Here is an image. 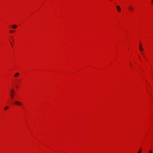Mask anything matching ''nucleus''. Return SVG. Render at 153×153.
Returning a JSON list of instances; mask_svg holds the SVG:
<instances>
[{"label": "nucleus", "mask_w": 153, "mask_h": 153, "mask_svg": "<svg viewBox=\"0 0 153 153\" xmlns=\"http://www.w3.org/2000/svg\"><path fill=\"white\" fill-rule=\"evenodd\" d=\"M14 91L13 89H12L10 92V98L12 100H13L14 96Z\"/></svg>", "instance_id": "1"}, {"label": "nucleus", "mask_w": 153, "mask_h": 153, "mask_svg": "<svg viewBox=\"0 0 153 153\" xmlns=\"http://www.w3.org/2000/svg\"><path fill=\"white\" fill-rule=\"evenodd\" d=\"M15 103L16 104L19 105H22V103L18 101H15Z\"/></svg>", "instance_id": "2"}, {"label": "nucleus", "mask_w": 153, "mask_h": 153, "mask_svg": "<svg viewBox=\"0 0 153 153\" xmlns=\"http://www.w3.org/2000/svg\"><path fill=\"white\" fill-rule=\"evenodd\" d=\"M128 8V9H129V10H130V11H132L134 9V8L133 7H132L131 6H129Z\"/></svg>", "instance_id": "3"}, {"label": "nucleus", "mask_w": 153, "mask_h": 153, "mask_svg": "<svg viewBox=\"0 0 153 153\" xmlns=\"http://www.w3.org/2000/svg\"><path fill=\"white\" fill-rule=\"evenodd\" d=\"M117 10L118 12H120L121 10V8L119 6H116Z\"/></svg>", "instance_id": "4"}, {"label": "nucleus", "mask_w": 153, "mask_h": 153, "mask_svg": "<svg viewBox=\"0 0 153 153\" xmlns=\"http://www.w3.org/2000/svg\"><path fill=\"white\" fill-rule=\"evenodd\" d=\"M139 49L140 51H142L143 50V48L142 47V45L141 44H140L139 45Z\"/></svg>", "instance_id": "5"}, {"label": "nucleus", "mask_w": 153, "mask_h": 153, "mask_svg": "<svg viewBox=\"0 0 153 153\" xmlns=\"http://www.w3.org/2000/svg\"><path fill=\"white\" fill-rule=\"evenodd\" d=\"M12 27L13 28H16L17 27V25H13Z\"/></svg>", "instance_id": "6"}, {"label": "nucleus", "mask_w": 153, "mask_h": 153, "mask_svg": "<svg viewBox=\"0 0 153 153\" xmlns=\"http://www.w3.org/2000/svg\"><path fill=\"white\" fill-rule=\"evenodd\" d=\"M19 75V74L18 73H16L14 75V76L15 77H16L17 76H18Z\"/></svg>", "instance_id": "7"}, {"label": "nucleus", "mask_w": 153, "mask_h": 153, "mask_svg": "<svg viewBox=\"0 0 153 153\" xmlns=\"http://www.w3.org/2000/svg\"><path fill=\"white\" fill-rule=\"evenodd\" d=\"M8 106H5L4 108V109L5 110H7V108H8Z\"/></svg>", "instance_id": "8"}, {"label": "nucleus", "mask_w": 153, "mask_h": 153, "mask_svg": "<svg viewBox=\"0 0 153 153\" xmlns=\"http://www.w3.org/2000/svg\"><path fill=\"white\" fill-rule=\"evenodd\" d=\"M141 152V149H139V151L137 153H140Z\"/></svg>", "instance_id": "9"}, {"label": "nucleus", "mask_w": 153, "mask_h": 153, "mask_svg": "<svg viewBox=\"0 0 153 153\" xmlns=\"http://www.w3.org/2000/svg\"><path fill=\"white\" fill-rule=\"evenodd\" d=\"M10 33H13V30H10Z\"/></svg>", "instance_id": "10"}, {"label": "nucleus", "mask_w": 153, "mask_h": 153, "mask_svg": "<svg viewBox=\"0 0 153 153\" xmlns=\"http://www.w3.org/2000/svg\"><path fill=\"white\" fill-rule=\"evenodd\" d=\"M149 153H152V150H150L149 151Z\"/></svg>", "instance_id": "11"}, {"label": "nucleus", "mask_w": 153, "mask_h": 153, "mask_svg": "<svg viewBox=\"0 0 153 153\" xmlns=\"http://www.w3.org/2000/svg\"><path fill=\"white\" fill-rule=\"evenodd\" d=\"M152 0V4H153V0Z\"/></svg>", "instance_id": "12"}, {"label": "nucleus", "mask_w": 153, "mask_h": 153, "mask_svg": "<svg viewBox=\"0 0 153 153\" xmlns=\"http://www.w3.org/2000/svg\"><path fill=\"white\" fill-rule=\"evenodd\" d=\"M11 45L12 46V43L11 42H10Z\"/></svg>", "instance_id": "13"}]
</instances>
